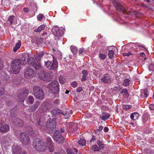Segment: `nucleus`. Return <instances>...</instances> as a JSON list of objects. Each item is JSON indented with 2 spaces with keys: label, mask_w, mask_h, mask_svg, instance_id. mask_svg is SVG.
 <instances>
[{
  "label": "nucleus",
  "mask_w": 154,
  "mask_h": 154,
  "mask_svg": "<svg viewBox=\"0 0 154 154\" xmlns=\"http://www.w3.org/2000/svg\"><path fill=\"white\" fill-rule=\"evenodd\" d=\"M32 146L35 150L38 151H43L47 149L45 143L39 139H34L33 140Z\"/></svg>",
  "instance_id": "1"
},
{
  "label": "nucleus",
  "mask_w": 154,
  "mask_h": 154,
  "mask_svg": "<svg viewBox=\"0 0 154 154\" xmlns=\"http://www.w3.org/2000/svg\"><path fill=\"white\" fill-rule=\"evenodd\" d=\"M21 63L19 60H13L11 62V70L14 74L18 73L20 70Z\"/></svg>",
  "instance_id": "2"
},
{
  "label": "nucleus",
  "mask_w": 154,
  "mask_h": 154,
  "mask_svg": "<svg viewBox=\"0 0 154 154\" xmlns=\"http://www.w3.org/2000/svg\"><path fill=\"white\" fill-rule=\"evenodd\" d=\"M50 91L53 94H58L60 91L59 84L57 81H53L48 84Z\"/></svg>",
  "instance_id": "3"
},
{
  "label": "nucleus",
  "mask_w": 154,
  "mask_h": 154,
  "mask_svg": "<svg viewBox=\"0 0 154 154\" xmlns=\"http://www.w3.org/2000/svg\"><path fill=\"white\" fill-rule=\"evenodd\" d=\"M34 94L35 97L40 100H42L44 97V92L41 88L37 86L33 88Z\"/></svg>",
  "instance_id": "4"
},
{
  "label": "nucleus",
  "mask_w": 154,
  "mask_h": 154,
  "mask_svg": "<svg viewBox=\"0 0 154 154\" xmlns=\"http://www.w3.org/2000/svg\"><path fill=\"white\" fill-rule=\"evenodd\" d=\"M56 119L50 118L46 122V127L49 131L55 130L56 127Z\"/></svg>",
  "instance_id": "5"
},
{
  "label": "nucleus",
  "mask_w": 154,
  "mask_h": 154,
  "mask_svg": "<svg viewBox=\"0 0 154 154\" xmlns=\"http://www.w3.org/2000/svg\"><path fill=\"white\" fill-rule=\"evenodd\" d=\"M19 95L18 98L19 101L23 102L29 94L28 91L26 89H20L18 91Z\"/></svg>",
  "instance_id": "6"
},
{
  "label": "nucleus",
  "mask_w": 154,
  "mask_h": 154,
  "mask_svg": "<svg viewBox=\"0 0 154 154\" xmlns=\"http://www.w3.org/2000/svg\"><path fill=\"white\" fill-rule=\"evenodd\" d=\"M45 62V66L46 68L51 70H55L58 67V63L56 60L54 59L53 62L52 63L50 61L48 60Z\"/></svg>",
  "instance_id": "7"
},
{
  "label": "nucleus",
  "mask_w": 154,
  "mask_h": 154,
  "mask_svg": "<svg viewBox=\"0 0 154 154\" xmlns=\"http://www.w3.org/2000/svg\"><path fill=\"white\" fill-rule=\"evenodd\" d=\"M52 32L53 35H54L55 39H58L61 37L63 33L62 31L57 26H54L52 29Z\"/></svg>",
  "instance_id": "8"
},
{
  "label": "nucleus",
  "mask_w": 154,
  "mask_h": 154,
  "mask_svg": "<svg viewBox=\"0 0 154 154\" xmlns=\"http://www.w3.org/2000/svg\"><path fill=\"white\" fill-rule=\"evenodd\" d=\"M18 137L19 138L21 142L23 144L25 145L27 144L29 141V136L26 133H21L19 135H17Z\"/></svg>",
  "instance_id": "9"
},
{
  "label": "nucleus",
  "mask_w": 154,
  "mask_h": 154,
  "mask_svg": "<svg viewBox=\"0 0 154 154\" xmlns=\"http://www.w3.org/2000/svg\"><path fill=\"white\" fill-rule=\"evenodd\" d=\"M134 49V48L132 47L131 45L127 44L125 46L124 50V53H123L122 55L123 56H128L130 55H131L133 53L132 50Z\"/></svg>",
  "instance_id": "10"
},
{
  "label": "nucleus",
  "mask_w": 154,
  "mask_h": 154,
  "mask_svg": "<svg viewBox=\"0 0 154 154\" xmlns=\"http://www.w3.org/2000/svg\"><path fill=\"white\" fill-rule=\"evenodd\" d=\"M54 140L57 143H62L64 140V138L59 131H55L54 135Z\"/></svg>",
  "instance_id": "11"
},
{
  "label": "nucleus",
  "mask_w": 154,
  "mask_h": 154,
  "mask_svg": "<svg viewBox=\"0 0 154 154\" xmlns=\"http://www.w3.org/2000/svg\"><path fill=\"white\" fill-rule=\"evenodd\" d=\"M24 77L27 79L32 78L35 75L34 71L31 68H27L24 70Z\"/></svg>",
  "instance_id": "12"
},
{
  "label": "nucleus",
  "mask_w": 154,
  "mask_h": 154,
  "mask_svg": "<svg viewBox=\"0 0 154 154\" xmlns=\"http://www.w3.org/2000/svg\"><path fill=\"white\" fill-rule=\"evenodd\" d=\"M113 3L114 6L117 10L119 11L122 10L124 13H126L125 10L124 8H122V5L119 0H113Z\"/></svg>",
  "instance_id": "13"
},
{
  "label": "nucleus",
  "mask_w": 154,
  "mask_h": 154,
  "mask_svg": "<svg viewBox=\"0 0 154 154\" xmlns=\"http://www.w3.org/2000/svg\"><path fill=\"white\" fill-rule=\"evenodd\" d=\"M111 77L108 74H105L101 77V82L104 83H109L111 82Z\"/></svg>",
  "instance_id": "14"
},
{
  "label": "nucleus",
  "mask_w": 154,
  "mask_h": 154,
  "mask_svg": "<svg viewBox=\"0 0 154 154\" xmlns=\"http://www.w3.org/2000/svg\"><path fill=\"white\" fill-rule=\"evenodd\" d=\"M13 154H20L22 152V148L20 146L14 145L12 147Z\"/></svg>",
  "instance_id": "15"
},
{
  "label": "nucleus",
  "mask_w": 154,
  "mask_h": 154,
  "mask_svg": "<svg viewBox=\"0 0 154 154\" xmlns=\"http://www.w3.org/2000/svg\"><path fill=\"white\" fill-rule=\"evenodd\" d=\"M67 126L69 128L68 129H69V130L72 132H74L77 129V124L73 122H71L68 124Z\"/></svg>",
  "instance_id": "16"
},
{
  "label": "nucleus",
  "mask_w": 154,
  "mask_h": 154,
  "mask_svg": "<svg viewBox=\"0 0 154 154\" xmlns=\"http://www.w3.org/2000/svg\"><path fill=\"white\" fill-rule=\"evenodd\" d=\"M36 126L42 130H45V123L41 119L37 120L36 123Z\"/></svg>",
  "instance_id": "17"
},
{
  "label": "nucleus",
  "mask_w": 154,
  "mask_h": 154,
  "mask_svg": "<svg viewBox=\"0 0 154 154\" xmlns=\"http://www.w3.org/2000/svg\"><path fill=\"white\" fill-rule=\"evenodd\" d=\"M10 129L8 125H2L0 128V131L2 133H5L8 132Z\"/></svg>",
  "instance_id": "18"
},
{
  "label": "nucleus",
  "mask_w": 154,
  "mask_h": 154,
  "mask_svg": "<svg viewBox=\"0 0 154 154\" xmlns=\"http://www.w3.org/2000/svg\"><path fill=\"white\" fill-rule=\"evenodd\" d=\"M60 113L64 116H66V119L69 117L72 114L71 111L69 109H66L65 110H64L63 111H61Z\"/></svg>",
  "instance_id": "19"
},
{
  "label": "nucleus",
  "mask_w": 154,
  "mask_h": 154,
  "mask_svg": "<svg viewBox=\"0 0 154 154\" xmlns=\"http://www.w3.org/2000/svg\"><path fill=\"white\" fill-rule=\"evenodd\" d=\"M29 57L28 54L27 55V56H25V55H23L21 59H17V60H20L21 63V65H23L26 64V61L27 60V59Z\"/></svg>",
  "instance_id": "20"
},
{
  "label": "nucleus",
  "mask_w": 154,
  "mask_h": 154,
  "mask_svg": "<svg viewBox=\"0 0 154 154\" xmlns=\"http://www.w3.org/2000/svg\"><path fill=\"white\" fill-rule=\"evenodd\" d=\"M44 54H45L44 52H42L40 53H38V54H35L34 57L37 62H39V61H40L41 59Z\"/></svg>",
  "instance_id": "21"
},
{
  "label": "nucleus",
  "mask_w": 154,
  "mask_h": 154,
  "mask_svg": "<svg viewBox=\"0 0 154 154\" xmlns=\"http://www.w3.org/2000/svg\"><path fill=\"white\" fill-rule=\"evenodd\" d=\"M39 104V102H37L34 105H32L29 108V110L31 112L35 111L38 108Z\"/></svg>",
  "instance_id": "22"
},
{
  "label": "nucleus",
  "mask_w": 154,
  "mask_h": 154,
  "mask_svg": "<svg viewBox=\"0 0 154 154\" xmlns=\"http://www.w3.org/2000/svg\"><path fill=\"white\" fill-rule=\"evenodd\" d=\"M82 78L81 79L82 82L86 81L87 79V76L88 75V72L86 70H84L82 72Z\"/></svg>",
  "instance_id": "23"
},
{
  "label": "nucleus",
  "mask_w": 154,
  "mask_h": 154,
  "mask_svg": "<svg viewBox=\"0 0 154 154\" xmlns=\"http://www.w3.org/2000/svg\"><path fill=\"white\" fill-rule=\"evenodd\" d=\"M139 117V114L137 112H135L132 113L130 116L131 118L134 120L137 119Z\"/></svg>",
  "instance_id": "24"
},
{
  "label": "nucleus",
  "mask_w": 154,
  "mask_h": 154,
  "mask_svg": "<svg viewBox=\"0 0 154 154\" xmlns=\"http://www.w3.org/2000/svg\"><path fill=\"white\" fill-rule=\"evenodd\" d=\"M78 152V150L75 148H73L72 149H68L66 150L67 154H76Z\"/></svg>",
  "instance_id": "25"
},
{
  "label": "nucleus",
  "mask_w": 154,
  "mask_h": 154,
  "mask_svg": "<svg viewBox=\"0 0 154 154\" xmlns=\"http://www.w3.org/2000/svg\"><path fill=\"white\" fill-rule=\"evenodd\" d=\"M39 77L42 80L45 81L48 77V73L44 72L39 75Z\"/></svg>",
  "instance_id": "26"
},
{
  "label": "nucleus",
  "mask_w": 154,
  "mask_h": 154,
  "mask_svg": "<svg viewBox=\"0 0 154 154\" xmlns=\"http://www.w3.org/2000/svg\"><path fill=\"white\" fill-rule=\"evenodd\" d=\"M35 59L33 57H31L27 60V61L29 65L30 66H32L35 63Z\"/></svg>",
  "instance_id": "27"
},
{
  "label": "nucleus",
  "mask_w": 154,
  "mask_h": 154,
  "mask_svg": "<svg viewBox=\"0 0 154 154\" xmlns=\"http://www.w3.org/2000/svg\"><path fill=\"white\" fill-rule=\"evenodd\" d=\"M148 91L146 89H145L144 91H141L140 97L142 98H146L148 96Z\"/></svg>",
  "instance_id": "28"
},
{
  "label": "nucleus",
  "mask_w": 154,
  "mask_h": 154,
  "mask_svg": "<svg viewBox=\"0 0 154 154\" xmlns=\"http://www.w3.org/2000/svg\"><path fill=\"white\" fill-rule=\"evenodd\" d=\"M103 115H104V116H100V118L101 119L104 121H106V120H107L109 118L110 115L108 113H106V114H103Z\"/></svg>",
  "instance_id": "29"
},
{
  "label": "nucleus",
  "mask_w": 154,
  "mask_h": 154,
  "mask_svg": "<svg viewBox=\"0 0 154 154\" xmlns=\"http://www.w3.org/2000/svg\"><path fill=\"white\" fill-rule=\"evenodd\" d=\"M59 80L61 84H63L66 81V77L63 75H61L59 77Z\"/></svg>",
  "instance_id": "30"
},
{
  "label": "nucleus",
  "mask_w": 154,
  "mask_h": 154,
  "mask_svg": "<svg viewBox=\"0 0 154 154\" xmlns=\"http://www.w3.org/2000/svg\"><path fill=\"white\" fill-rule=\"evenodd\" d=\"M38 62L37 63H35L32 66L36 70H40L42 66L39 62Z\"/></svg>",
  "instance_id": "31"
},
{
  "label": "nucleus",
  "mask_w": 154,
  "mask_h": 154,
  "mask_svg": "<svg viewBox=\"0 0 154 154\" xmlns=\"http://www.w3.org/2000/svg\"><path fill=\"white\" fill-rule=\"evenodd\" d=\"M45 27V25H42L38 27L37 29H35L34 31L35 32H41L42 30H43L44 29Z\"/></svg>",
  "instance_id": "32"
},
{
  "label": "nucleus",
  "mask_w": 154,
  "mask_h": 154,
  "mask_svg": "<svg viewBox=\"0 0 154 154\" xmlns=\"http://www.w3.org/2000/svg\"><path fill=\"white\" fill-rule=\"evenodd\" d=\"M149 116V114H144L142 117L143 121L144 122H146L148 120V118Z\"/></svg>",
  "instance_id": "33"
},
{
  "label": "nucleus",
  "mask_w": 154,
  "mask_h": 154,
  "mask_svg": "<svg viewBox=\"0 0 154 154\" xmlns=\"http://www.w3.org/2000/svg\"><path fill=\"white\" fill-rule=\"evenodd\" d=\"M16 120L17 122L16 124L18 126L21 127L23 126V122L22 120L18 118L16 119Z\"/></svg>",
  "instance_id": "34"
},
{
  "label": "nucleus",
  "mask_w": 154,
  "mask_h": 154,
  "mask_svg": "<svg viewBox=\"0 0 154 154\" xmlns=\"http://www.w3.org/2000/svg\"><path fill=\"white\" fill-rule=\"evenodd\" d=\"M130 84V80L128 79H125L123 80L122 85L125 87L128 86Z\"/></svg>",
  "instance_id": "35"
},
{
  "label": "nucleus",
  "mask_w": 154,
  "mask_h": 154,
  "mask_svg": "<svg viewBox=\"0 0 154 154\" xmlns=\"http://www.w3.org/2000/svg\"><path fill=\"white\" fill-rule=\"evenodd\" d=\"M97 143L99 146L100 150H103L104 148V144L102 143V142L100 140H97Z\"/></svg>",
  "instance_id": "36"
},
{
  "label": "nucleus",
  "mask_w": 154,
  "mask_h": 154,
  "mask_svg": "<svg viewBox=\"0 0 154 154\" xmlns=\"http://www.w3.org/2000/svg\"><path fill=\"white\" fill-rule=\"evenodd\" d=\"M21 46L20 42L19 41V42L17 43L13 48L14 52H15L17 51L20 47Z\"/></svg>",
  "instance_id": "37"
},
{
  "label": "nucleus",
  "mask_w": 154,
  "mask_h": 154,
  "mask_svg": "<svg viewBox=\"0 0 154 154\" xmlns=\"http://www.w3.org/2000/svg\"><path fill=\"white\" fill-rule=\"evenodd\" d=\"M78 143L79 145L81 146H84L86 144V141L85 139L81 138L78 141Z\"/></svg>",
  "instance_id": "38"
},
{
  "label": "nucleus",
  "mask_w": 154,
  "mask_h": 154,
  "mask_svg": "<svg viewBox=\"0 0 154 154\" xmlns=\"http://www.w3.org/2000/svg\"><path fill=\"white\" fill-rule=\"evenodd\" d=\"M71 51L74 55H75L77 53V48L75 46H72L70 48Z\"/></svg>",
  "instance_id": "39"
},
{
  "label": "nucleus",
  "mask_w": 154,
  "mask_h": 154,
  "mask_svg": "<svg viewBox=\"0 0 154 154\" xmlns=\"http://www.w3.org/2000/svg\"><path fill=\"white\" fill-rule=\"evenodd\" d=\"M14 18V16L13 15H11L9 17L7 22L9 21L10 23V24H11L13 22V20Z\"/></svg>",
  "instance_id": "40"
},
{
  "label": "nucleus",
  "mask_w": 154,
  "mask_h": 154,
  "mask_svg": "<svg viewBox=\"0 0 154 154\" xmlns=\"http://www.w3.org/2000/svg\"><path fill=\"white\" fill-rule=\"evenodd\" d=\"M41 109H42V112H44L48 109V108L47 107L45 104H44L42 105Z\"/></svg>",
  "instance_id": "41"
},
{
  "label": "nucleus",
  "mask_w": 154,
  "mask_h": 154,
  "mask_svg": "<svg viewBox=\"0 0 154 154\" xmlns=\"http://www.w3.org/2000/svg\"><path fill=\"white\" fill-rule=\"evenodd\" d=\"M114 53V51L112 50H109L108 54L109 58H112L113 57Z\"/></svg>",
  "instance_id": "42"
},
{
  "label": "nucleus",
  "mask_w": 154,
  "mask_h": 154,
  "mask_svg": "<svg viewBox=\"0 0 154 154\" xmlns=\"http://www.w3.org/2000/svg\"><path fill=\"white\" fill-rule=\"evenodd\" d=\"M91 149L92 150L95 151H98L100 149L99 147H98L96 145H93Z\"/></svg>",
  "instance_id": "43"
},
{
  "label": "nucleus",
  "mask_w": 154,
  "mask_h": 154,
  "mask_svg": "<svg viewBox=\"0 0 154 154\" xmlns=\"http://www.w3.org/2000/svg\"><path fill=\"white\" fill-rule=\"evenodd\" d=\"M5 140L6 142L8 143H11L13 142L11 137L9 136L7 137L5 139Z\"/></svg>",
  "instance_id": "44"
},
{
  "label": "nucleus",
  "mask_w": 154,
  "mask_h": 154,
  "mask_svg": "<svg viewBox=\"0 0 154 154\" xmlns=\"http://www.w3.org/2000/svg\"><path fill=\"white\" fill-rule=\"evenodd\" d=\"M42 42V38H36L35 39V42L37 44H39Z\"/></svg>",
  "instance_id": "45"
},
{
  "label": "nucleus",
  "mask_w": 154,
  "mask_h": 154,
  "mask_svg": "<svg viewBox=\"0 0 154 154\" xmlns=\"http://www.w3.org/2000/svg\"><path fill=\"white\" fill-rule=\"evenodd\" d=\"M34 99L33 97L32 96H29L28 97V101L31 104L33 103Z\"/></svg>",
  "instance_id": "46"
},
{
  "label": "nucleus",
  "mask_w": 154,
  "mask_h": 154,
  "mask_svg": "<svg viewBox=\"0 0 154 154\" xmlns=\"http://www.w3.org/2000/svg\"><path fill=\"white\" fill-rule=\"evenodd\" d=\"M131 106L130 105H124L122 106V107L123 109L125 110L131 108Z\"/></svg>",
  "instance_id": "47"
},
{
  "label": "nucleus",
  "mask_w": 154,
  "mask_h": 154,
  "mask_svg": "<svg viewBox=\"0 0 154 154\" xmlns=\"http://www.w3.org/2000/svg\"><path fill=\"white\" fill-rule=\"evenodd\" d=\"M46 141L48 146H49L51 144H53L52 143V140L50 137H48L47 138Z\"/></svg>",
  "instance_id": "48"
},
{
  "label": "nucleus",
  "mask_w": 154,
  "mask_h": 154,
  "mask_svg": "<svg viewBox=\"0 0 154 154\" xmlns=\"http://www.w3.org/2000/svg\"><path fill=\"white\" fill-rule=\"evenodd\" d=\"M121 89L122 88L119 85H118L114 87L113 89V90L114 91H118Z\"/></svg>",
  "instance_id": "49"
},
{
  "label": "nucleus",
  "mask_w": 154,
  "mask_h": 154,
  "mask_svg": "<svg viewBox=\"0 0 154 154\" xmlns=\"http://www.w3.org/2000/svg\"><path fill=\"white\" fill-rule=\"evenodd\" d=\"M78 83L75 81H73L71 83V86L73 88H75L78 86Z\"/></svg>",
  "instance_id": "50"
},
{
  "label": "nucleus",
  "mask_w": 154,
  "mask_h": 154,
  "mask_svg": "<svg viewBox=\"0 0 154 154\" xmlns=\"http://www.w3.org/2000/svg\"><path fill=\"white\" fill-rule=\"evenodd\" d=\"M48 146H49L50 152H53L54 151V146L53 144H51Z\"/></svg>",
  "instance_id": "51"
},
{
  "label": "nucleus",
  "mask_w": 154,
  "mask_h": 154,
  "mask_svg": "<svg viewBox=\"0 0 154 154\" xmlns=\"http://www.w3.org/2000/svg\"><path fill=\"white\" fill-rule=\"evenodd\" d=\"M44 16L42 14H39L37 17V19L39 21H41L43 18Z\"/></svg>",
  "instance_id": "52"
},
{
  "label": "nucleus",
  "mask_w": 154,
  "mask_h": 154,
  "mask_svg": "<svg viewBox=\"0 0 154 154\" xmlns=\"http://www.w3.org/2000/svg\"><path fill=\"white\" fill-rule=\"evenodd\" d=\"M99 57L101 59L103 60L106 58V55L105 54H103L102 53H100L99 54Z\"/></svg>",
  "instance_id": "53"
},
{
  "label": "nucleus",
  "mask_w": 154,
  "mask_h": 154,
  "mask_svg": "<svg viewBox=\"0 0 154 154\" xmlns=\"http://www.w3.org/2000/svg\"><path fill=\"white\" fill-rule=\"evenodd\" d=\"M84 51V48L82 47L80 48L79 49V50L78 51V53L79 55H80V54L83 53Z\"/></svg>",
  "instance_id": "54"
},
{
  "label": "nucleus",
  "mask_w": 154,
  "mask_h": 154,
  "mask_svg": "<svg viewBox=\"0 0 154 154\" xmlns=\"http://www.w3.org/2000/svg\"><path fill=\"white\" fill-rule=\"evenodd\" d=\"M150 150L149 151V153H151L154 151V147L151 146V147H150Z\"/></svg>",
  "instance_id": "55"
},
{
  "label": "nucleus",
  "mask_w": 154,
  "mask_h": 154,
  "mask_svg": "<svg viewBox=\"0 0 154 154\" xmlns=\"http://www.w3.org/2000/svg\"><path fill=\"white\" fill-rule=\"evenodd\" d=\"M149 109L152 110H154V105L153 104H150L149 105Z\"/></svg>",
  "instance_id": "56"
},
{
  "label": "nucleus",
  "mask_w": 154,
  "mask_h": 154,
  "mask_svg": "<svg viewBox=\"0 0 154 154\" xmlns=\"http://www.w3.org/2000/svg\"><path fill=\"white\" fill-rule=\"evenodd\" d=\"M83 90L82 87H79L77 88L76 90L77 92H80L81 91Z\"/></svg>",
  "instance_id": "57"
},
{
  "label": "nucleus",
  "mask_w": 154,
  "mask_h": 154,
  "mask_svg": "<svg viewBox=\"0 0 154 154\" xmlns=\"http://www.w3.org/2000/svg\"><path fill=\"white\" fill-rule=\"evenodd\" d=\"M96 140V138L95 136L93 135L92 136V137L91 139L90 140V143H92L94 142L95 140Z\"/></svg>",
  "instance_id": "58"
},
{
  "label": "nucleus",
  "mask_w": 154,
  "mask_h": 154,
  "mask_svg": "<svg viewBox=\"0 0 154 154\" xmlns=\"http://www.w3.org/2000/svg\"><path fill=\"white\" fill-rule=\"evenodd\" d=\"M60 100L59 99H57L54 101V103L56 105H58L60 104Z\"/></svg>",
  "instance_id": "59"
},
{
  "label": "nucleus",
  "mask_w": 154,
  "mask_h": 154,
  "mask_svg": "<svg viewBox=\"0 0 154 154\" xmlns=\"http://www.w3.org/2000/svg\"><path fill=\"white\" fill-rule=\"evenodd\" d=\"M127 92H128L126 88L123 89L121 91V93H124L125 94Z\"/></svg>",
  "instance_id": "60"
},
{
  "label": "nucleus",
  "mask_w": 154,
  "mask_h": 154,
  "mask_svg": "<svg viewBox=\"0 0 154 154\" xmlns=\"http://www.w3.org/2000/svg\"><path fill=\"white\" fill-rule=\"evenodd\" d=\"M23 10L25 13H28L29 11V9L27 8H24L23 9Z\"/></svg>",
  "instance_id": "61"
},
{
  "label": "nucleus",
  "mask_w": 154,
  "mask_h": 154,
  "mask_svg": "<svg viewBox=\"0 0 154 154\" xmlns=\"http://www.w3.org/2000/svg\"><path fill=\"white\" fill-rule=\"evenodd\" d=\"M9 79V76L8 75H5L4 77V79L6 80H8Z\"/></svg>",
  "instance_id": "62"
},
{
  "label": "nucleus",
  "mask_w": 154,
  "mask_h": 154,
  "mask_svg": "<svg viewBox=\"0 0 154 154\" xmlns=\"http://www.w3.org/2000/svg\"><path fill=\"white\" fill-rule=\"evenodd\" d=\"M57 111L55 110H53L51 112V113L53 114V115L54 116H55V115L57 113Z\"/></svg>",
  "instance_id": "63"
},
{
  "label": "nucleus",
  "mask_w": 154,
  "mask_h": 154,
  "mask_svg": "<svg viewBox=\"0 0 154 154\" xmlns=\"http://www.w3.org/2000/svg\"><path fill=\"white\" fill-rule=\"evenodd\" d=\"M101 109L104 110H106L108 109V107L106 106H103L101 107Z\"/></svg>",
  "instance_id": "64"
}]
</instances>
